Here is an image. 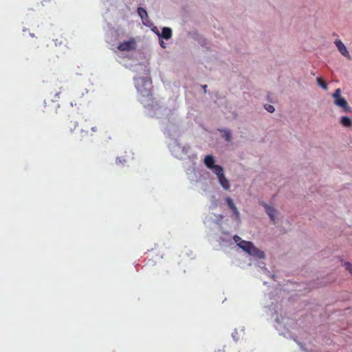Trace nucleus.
Wrapping results in <instances>:
<instances>
[{"label": "nucleus", "mask_w": 352, "mask_h": 352, "mask_svg": "<svg viewBox=\"0 0 352 352\" xmlns=\"http://www.w3.org/2000/svg\"><path fill=\"white\" fill-rule=\"evenodd\" d=\"M135 87L140 94L143 97L152 96V81L149 78L136 77L134 78Z\"/></svg>", "instance_id": "f257e3e1"}, {"label": "nucleus", "mask_w": 352, "mask_h": 352, "mask_svg": "<svg viewBox=\"0 0 352 352\" xmlns=\"http://www.w3.org/2000/svg\"><path fill=\"white\" fill-rule=\"evenodd\" d=\"M241 245H240V248H241L244 252H247L249 255L258 258H264V252L255 247L253 243L250 241L241 242Z\"/></svg>", "instance_id": "f03ea898"}, {"label": "nucleus", "mask_w": 352, "mask_h": 352, "mask_svg": "<svg viewBox=\"0 0 352 352\" xmlns=\"http://www.w3.org/2000/svg\"><path fill=\"white\" fill-rule=\"evenodd\" d=\"M333 98H334V103L336 106L342 108L345 112L351 111V107L349 106L347 101L341 96V91L340 89H337L335 91L333 94Z\"/></svg>", "instance_id": "7ed1b4c3"}, {"label": "nucleus", "mask_w": 352, "mask_h": 352, "mask_svg": "<svg viewBox=\"0 0 352 352\" xmlns=\"http://www.w3.org/2000/svg\"><path fill=\"white\" fill-rule=\"evenodd\" d=\"M136 45L135 39L131 38L129 41L120 43L118 46V49L121 52H130L135 50Z\"/></svg>", "instance_id": "20e7f679"}, {"label": "nucleus", "mask_w": 352, "mask_h": 352, "mask_svg": "<svg viewBox=\"0 0 352 352\" xmlns=\"http://www.w3.org/2000/svg\"><path fill=\"white\" fill-rule=\"evenodd\" d=\"M335 44L336 47H338L339 52L345 57L350 58V55L349 52L347 51V49L346 46L344 45V43L338 39H336L335 41Z\"/></svg>", "instance_id": "39448f33"}, {"label": "nucleus", "mask_w": 352, "mask_h": 352, "mask_svg": "<svg viewBox=\"0 0 352 352\" xmlns=\"http://www.w3.org/2000/svg\"><path fill=\"white\" fill-rule=\"evenodd\" d=\"M157 36L166 40L170 39L172 37V30L170 28H163L161 33L157 32Z\"/></svg>", "instance_id": "423d86ee"}, {"label": "nucleus", "mask_w": 352, "mask_h": 352, "mask_svg": "<svg viewBox=\"0 0 352 352\" xmlns=\"http://www.w3.org/2000/svg\"><path fill=\"white\" fill-rule=\"evenodd\" d=\"M226 203L228 204V206L232 210L234 214L237 219H239V212L238 211L236 207L235 206L233 200L230 197L226 198Z\"/></svg>", "instance_id": "0eeeda50"}, {"label": "nucleus", "mask_w": 352, "mask_h": 352, "mask_svg": "<svg viewBox=\"0 0 352 352\" xmlns=\"http://www.w3.org/2000/svg\"><path fill=\"white\" fill-rule=\"evenodd\" d=\"M263 206L265 207V211H266L267 214L269 215L271 220L274 222L275 221V215L276 213V209H274L273 207L270 206L267 204H264V203L263 204Z\"/></svg>", "instance_id": "6e6552de"}, {"label": "nucleus", "mask_w": 352, "mask_h": 352, "mask_svg": "<svg viewBox=\"0 0 352 352\" xmlns=\"http://www.w3.org/2000/svg\"><path fill=\"white\" fill-rule=\"evenodd\" d=\"M219 182L221 186L225 190H229L230 188V184L229 180L225 177L224 174L221 175L219 177H218Z\"/></svg>", "instance_id": "1a4fd4ad"}, {"label": "nucleus", "mask_w": 352, "mask_h": 352, "mask_svg": "<svg viewBox=\"0 0 352 352\" xmlns=\"http://www.w3.org/2000/svg\"><path fill=\"white\" fill-rule=\"evenodd\" d=\"M204 164L208 168L210 169L212 168L214 166H215L214 157L210 155H206L204 159Z\"/></svg>", "instance_id": "9d476101"}, {"label": "nucleus", "mask_w": 352, "mask_h": 352, "mask_svg": "<svg viewBox=\"0 0 352 352\" xmlns=\"http://www.w3.org/2000/svg\"><path fill=\"white\" fill-rule=\"evenodd\" d=\"M340 123L342 124V126H344L345 127H350L352 126L351 120L349 117H346V116L342 117V118L340 120Z\"/></svg>", "instance_id": "9b49d317"}, {"label": "nucleus", "mask_w": 352, "mask_h": 352, "mask_svg": "<svg viewBox=\"0 0 352 352\" xmlns=\"http://www.w3.org/2000/svg\"><path fill=\"white\" fill-rule=\"evenodd\" d=\"M213 170L214 173L217 175V177L221 175L224 174L223 168L219 165H215L212 168H210Z\"/></svg>", "instance_id": "f8f14e48"}, {"label": "nucleus", "mask_w": 352, "mask_h": 352, "mask_svg": "<svg viewBox=\"0 0 352 352\" xmlns=\"http://www.w3.org/2000/svg\"><path fill=\"white\" fill-rule=\"evenodd\" d=\"M137 11H138V15L140 16V18L142 20H144L146 18H148V14L145 9H144L142 8H138Z\"/></svg>", "instance_id": "ddd939ff"}, {"label": "nucleus", "mask_w": 352, "mask_h": 352, "mask_svg": "<svg viewBox=\"0 0 352 352\" xmlns=\"http://www.w3.org/2000/svg\"><path fill=\"white\" fill-rule=\"evenodd\" d=\"M222 132H223V135H222L223 138L228 142L230 141L231 138H232L230 131L228 130H223Z\"/></svg>", "instance_id": "4468645a"}, {"label": "nucleus", "mask_w": 352, "mask_h": 352, "mask_svg": "<svg viewBox=\"0 0 352 352\" xmlns=\"http://www.w3.org/2000/svg\"><path fill=\"white\" fill-rule=\"evenodd\" d=\"M317 82H318V85L320 86L321 87H322L323 89H327V84L321 78H317Z\"/></svg>", "instance_id": "2eb2a0df"}, {"label": "nucleus", "mask_w": 352, "mask_h": 352, "mask_svg": "<svg viewBox=\"0 0 352 352\" xmlns=\"http://www.w3.org/2000/svg\"><path fill=\"white\" fill-rule=\"evenodd\" d=\"M233 239L234 241V242H236L237 243V245L240 248V245H241V242H247V241H244V240H242L241 238L237 235H235L234 237H233Z\"/></svg>", "instance_id": "dca6fc26"}, {"label": "nucleus", "mask_w": 352, "mask_h": 352, "mask_svg": "<svg viewBox=\"0 0 352 352\" xmlns=\"http://www.w3.org/2000/svg\"><path fill=\"white\" fill-rule=\"evenodd\" d=\"M265 109L270 113H273L275 110L274 107L271 104H265Z\"/></svg>", "instance_id": "f3484780"}, {"label": "nucleus", "mask_w": 352, "mask_h": 352, "mask_svg": "<svg viewBox=\"0 0 352 352\" xmlns=\"http://www.w3.org/2000/svg\"><path fill=\"white\" fill-rule=\"evenodd\" d=\"M344 265L346 269L352 274V264L349 262H346Z\"/></svg>", "instance_id": "a211bd4d"}, {"label": "nucleus", "mask_w": 352, "mask_h": 352, "mask_svg": "<svg viewBox=\"0 0 352 352\" xmlns=\"http://www.w3.org/2000/svg\"><path fill=\"white\" fill-rule=\"evenodd\" d=\"M232 336L235 340H238L239 339L237 330H234V331L232 333Z\"/></svg>", "instance_id": "6ab92c4d"}, {"label": "nucleus", "mask_w": 352, "mask_h": 352, "mask_svg": "<svg viewBox=\"0 0 352 352\" xmlns=\"http://www.w3.org/2000/svg\"><path fill=\"white\" fill-rule=\"evenodd\" d=\"M116 162V164H122L123 162H125V160L122 157H117Z\"/></svg>", "instance_id": "aec40b11"}, {"label": "nucleus", "mask_w": 352, "mask_h": 352, "mask_svg": "<svg viewBox=\"0 0 352 352\" xmlns=\"http://www.w3.org/2000/svg\"><path fill=\"white\" fill-rule=\"evenodd\" d=\"M160 45L162 48H166V43L163 41H160Z\"/></svg>", "instance_id": "412c9836"}, {"label": "nucleus", "mask_w": 352, "mask_h": 352, "mask_svg": "<svg viewBox=\"0 0 352 352\" xmlns=\"http://www.w3.org/2000/svg\"><path fill=\"white\" fill-rule=\"evenodd\" d=\"M202 89H203L204 93L207 92V85H202Z\"/></svg>", "instance_id": "4be33fe9"}, {"label": "nucleus", "mask_w": 352, "mask_h": 352, "mask_svg": "<svg viewBox=\"0 0 352 352\" xmlns=\"http://www.w3.org/2000/svg\"><path fill=\"white\" fill-rule=\"evenodd\" d=\"M91 131H94V132L97 131V127H96V126L92 127L91 128Z\"/></svg>", "instance_id": "5701e85b"}, {"label": "nucleus", "mask_w": 352, "mask_h": 352, "mask_svg": "<svg viewBox=\"0 0 352 352\" xmlns=\"http://www.w3.org/2000/svg\"><path fill=\"white\" fill-rule=\"evenodd\" d=\"M155 29L156 30H155L153 29V32H155L157 34V32H160L157 30V28H155Z\"/></svg>", "instance_id": "b1692460"}]
</instances>
